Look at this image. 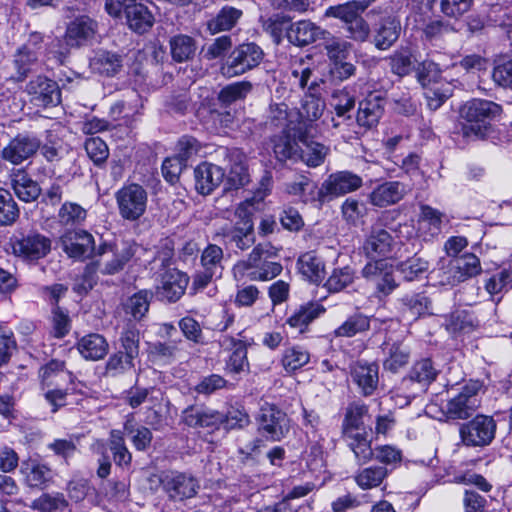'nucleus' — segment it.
Returning a JSON list of instances; mask_svg holds the SVG:
<instances>
[{"label": "nucleus", "mask_w": 512, "mask_h": 512, "mask_svg": "<svg viewBox=\"0 0 512 512\" xmlns=\"http://www.w3.org/2000/svg\"><path fill=\"white\" fill-rule=\"evenodd\" d=\"M171 56L176 62H184L192 59L196 51V41L188 36L179 34L169 41Z\"/></svg>", "instance_id": "nucleus-45"}, {"label": "nucleus", "mask_w": 512, "mask_h": 512, "mask_svg": "<svg viewBox=\"0 0 512 512\" xmlns=\"http://www.w3.org/2000/svg\"><path fill=\"white\" fill-rule=\"evenodd\" d=\"M325 101L313 94L305 95L302 99L299 115L307 121L318 120L325 110Z\"/></svg>", "instance_id": "nucleus-59"}, {"label": "nucleus", "mask_w": 512, "mask_h": 512, "mask_svg": "<svg viewBox=\"0 0 512 512\" xmlns=\"http://www.w3.org/2000/svg\"><path fill=\"white\" fill-rule=\"evenodd\" d=\"M417 78L422 87L448 82L442 78V70L440 66L430 60L423 61L417 71Z\"/></svg>", "instance_id": "nucleus-60"}, {"label": "nucleus", "mask_w": 512, "mask_h": 512, "mask_svg": "<svg viewBox=\"0 0 512 512\" xmlns=\"http://www.w3.org/2000/svg\"><path fill=\"white\" fill-rule=\"evenodd\" d=\"M407 192L408 187L403 182L386 181L377 185L369 194L368 199L371 205L383 208L400 202Z\"/></svg>", "instance_id": "nucleus-22"}, {"label": "nucleus", "mask_w": 512, "mask_h": 512, "mask_svg": "<svg viewBox=\"0 0 512 512\" xmlns=\"http://www.w3.org/2000/svg\"><path fill=\"white\" fill-rule=\"evenodd\" d=\"M326 311L325 307L318 302H308L300 305L286 320L290 328L304 333L308 326Z\"/></svg>", "instance_id": "nucleus-29"}, {"label": "nucleus", "mask_w": 512, "mask_h": 512, "mask_svg": "<svg viewBox=\"0 0 512 512\" xmlns=\"http://www.w3.org/2000/svg\"><path fill=\"white\" fill-rule=\"evenodd\" d=\"M370 329V317L363 313H355L349 316L339 327L334 330L335 337H354Z\"/></svg>", "instance_id": "nucleus-44"}, {"label": "nucleus", "mask_w": 512, "mask_h": 512, "mask_svg": "<svg viewBox=\"0 0 512 512\" xmlns=\"http://www.w3.org/2000/svg\"><path fill=\"white\" fill-rule=\"evenodd\" d=\"M393 245L394 240L391 234L381 227L374 226L367 235L362 250L368 258L376 261L389 256L392 253Z\"/></svg>", "instance_id": "nucleus-19"}, {"label": "nucleus", "mask_w": 512, "mask_h": 512, "mask_svg": "<svg viewBox=\"0 0 512 512\" xmlns=\"http://www.w3.org/2000/svg\"><path fill=\"white\" fill-rule=\"evenodd\" d=\"M119 215L129 222H136L144 216L148 205V193L143 186L131 183L115 193Z\"/></svg>", "instance_id": "nucleus-8"}, {"label": "nucleus", "mask_w": 512, "mask_h": 512, "mask_svg": "<svg viewBox=\"0 0 512 512\" xmlns=\"http://www.w3.org/2000/svg\"><path fill=\"white\" fill-rule=\"evenodd\" d=\"M484 384L480 380H469L446 403L445 413L449 419H468L481 405L480 393Z\"/></svg>", "instance_id": "nucleus-6"}, {"label": "nucleus", "mask_w": 512, "mask_h": 512, "mask_svg": "<svg viewBox=\"0 0 512 512\" xmlns=\"http://www.w3.org/2000/svg\"><path fill=\"white\" fill-rule=\"evenodd\" d=\"M241 16L242 11L240 9L224 6L214 17L207 21V30L212 35L229 31L236 25Z\"/></svg>", "instance_id": "nucleus-41"}, {"label": "nucleus", "mask_w": 512, "mask_h": 512, "mask_svg": "<svg viewBox=\"0 0 512 512\" xmlns=\"http://www.w3.org/2000/svg\"><path fill=\"white\" fill-rule=\"evenodd\" d=\"M512 287V269H502L493 274L485 283V289L494 297Z\"/></svg>", "instance_id": "nucleus-64"}, {"label": "nucleus", "mask_w": 512, "mask_h": 512, "mask_svg": "<svg viewBox=\"0 0 512 512\" xmlns=\"http://www.w3.org/2000/svg\"><path fill=\"white\" fill-rule=\"evenodd\" d=\"M79 354L88 361L103 359L109 352L107 339L99 333H89L76 342Z\"/></svg>", "instance_id": "nucleus-28"}, {"label": "nucleus", "mask_w": 512, "mask_h": 512, "mask_svg": "<svg viewBox=\"0 0 512 512\" xmlns=\"http://www.w3.org/2000/svg\"><path fill=\"white\" fill-rule=\"evenodd\" d=\"M446 329L452 333L469 332L479 326V321L466 310H456L446 318Z\"/></svg>", "instance_id": "nucleus-50"}, {"label": "nucleus", "mask_w": 512, "mask_h": 512, "mask_svg": "<svg viewBox=\"0 0 512 512\" xmlns=\"http://www.w3.org/2000/svg\"><path fill=\"white\" fill-rule=\"evenodd\" d=\"M355 97L346 89L336 90L332 94V106L336 117L342 121L332 118L333 127L337 128L341 123L352 120V111L355 107Z\"/></svg>", "instance_id": "nucleus-39"}, {"label": "nucleus", "mask_w": 512, "mask_h": 512, "mask_svg": "<svg viewBox=\"0 0 512 512\" xmlns=\"http://www.w3.org/2000/svg\"><path fill=\"white\" fill-rule=\"evenodd\" d=\"M368 412L369 406L360 399L348 403L341 425L342 434L362 431L363 418L368 415Z\"/></svg>", "instance_id": "nucleus-34"}, {"label": "nucleus", "mask_w": 512, "mask_h": 512, "mask_svg": "<svg viewBox=\"0 0 512 512\" xmlns=\"http://www.w3.org/2000/svg\"><path fill=\"white\" fill-rule=\"evenodd\" d=\"M400 32L401 25L396 17L383 16L371 28V42L378 50H388L397 42Z\"/></svg>", "instance_id": "nucleus-16"}, {"label": "nucleus", "mask_w": 512, "mask_h": 512, "mask_svg": "<svg viewBox=\"0 0 512 512\" xmlns=\"http://www.w3.org/2000/svg\"><path fill=\"white\" fill-rule=\"evenodd\" d=\"M226 155H229L238 161L231 166L229 171L227 182L230 189H239L247 185L250 181L247 168L241 161L242 154L237 150H226Z\"/></svg>", "instance_id": "nucleus-54"}, {"label": "nucleus", "mask_w": 512, "mask_h": 512, "mask_svg": "<svg viewBox=\"0 0 512 512\" xmlns=\"http://www.w3.org/2000/svg\"><path fill=\"white\" fill-rule=\"evenodd\" d=\"M300 143L299 161H302L309 167H318L324 162L329 152L327 146L309 139L304 134L300 138Z\"/></svg>", "instance_id": "nucleus-36"}, {"label": "nucleus", "mask_w": 512, "mask_h": 512, "mask_svg": "<svg viewBox=\"0 0 512 512\" xmlns=\"http://www.w3.org/2000/svg\"><path fill=\"white\" fill-rule=\"evenodd\" d=\"M85 151L89 159L98 167H102L109 157L107 144L99 137H91L85 141Z\"/></svg>", "instance_id": "nucleus-62"}, {"label": "nucleus", "mask_w": 512, "mask_h": 512, "mask_svg": "<svg viewBox=\"0 0 512 512\" xmlns=\"http://www.w3.org/2000/svg\"><path fill=\"white\" fill-rule=\"evenodd\" d=\"M310 360L309 352L301 346H291L285 349L282 356V365L287 372H294Z\"/></svg>", "instance_id": "nucleus-55"}, {"label": "nucleus", "mask_w": 512, "mask_h": 512, "mask_svg": "<svg viewBox=\"0 0 512 512\" xmlns=\"http://www.w3.org/2000/svg\"><path fill=\"white\" fill-rule=\"evenodd\" d=\"M451 284L464 282L482 271L480 259L473 253H464L450 261Z\"/></svg>", "instance_id": "nucleus-26"}, {"label": "nucleus", "mask_w": 512, "mask_h": 512, "mask_svg": "<svg viewBox=\"0 0 512 512\" xmlns=\"http://www.w3.org/2000/svg\"><path fill=\"white\" fill-rule=\"evenodd\" d=\"M297 265L301 275L312 283H319L325 277L324 262L314 251L302 254Z\"/></svg>", "instance_id": "nucleus-37"}, {"label": "nucleus", "mask_w": 512, "mask_h": 512, "mask_svg": "<svg viewBox=\"0 0 512 512\" xmlns=\"http://www.w3.org/2000/svg\"><path fill=\"white\" fill-rule=\"evenodd\" d=\"M253 84L250 81H238L223 87L219 94L218 100L228 106L236 101L243 100L252 91Z\"/></svg>", "instance_id": "nucleus-52"}, {"label": "nucleus", "mask_w": 512, "mask_h": 512, "mask_svg": "<svg viewBox=\"0 0 512 512\" xmlns=\"http://www.w3.org/2000/svg\"><path fill=\"white\" fill-rule=\"evenodd\" d=\"M439 374V370L435 367L430 358H423L416 361L409 370L403 383L407 381L418 383L422 390H426L433 383Z\"/></svg>", "instance_id": "nucleus-33"}, {"label": "nucleus", "mask_w": 512, "mask_h": 512, "mask_svg": "<svg viewBox=\"0 0 512 512\" xmlns=\"http://www.w3.org/2000/svg\"><path fill=\"white\" fill-rule=\"evenodd\" d=\"M256 420L258 432L269 441H281L290 431L288 415L275 404L263 403Z\"/></svg>", "instance_id": "nucleus-9"}, {"label": "nucleus", "mask_w": 512, "mask_h": 512, "mask_svg": "<svg viewBox=\"0 0 512 512\" xmlns=\"http://www.w3.org/2000/svg\"><path fill=\"white\" fill-rule=\"evenodd\" d=\"M60 243L66 255L75 261L95 260L98 255L94 236L84 229L67 230L60 237Z\"/></svg>", "instance_id": "nucleus-10"}, {"label": "nucleus", "mask_w": 512, "mask_h": 512, "mask_svg": "<svg viewBox=\"0 0 512 512\" xmlns=\"http://www.w3.org/2000/svg\"><path fill=\"white\" fill-rule=\"evenodd\" d=\"M385 99L378 94H369L360 101L356 122L365 130L375 127L384 114Z\"/></svg>", "instance_id": "nucleus-23"}, {"label": "nucleus", "mask_w": 512, "mask_h": 512, "mask_svg": "<svg viewBox=\"0 0 512 512\" xmlns=\"http://www.w3.org/2000/svg\"><path fill=\"white\" fill-rule=\"evenodd\" d=\"M152 298L153 293L151 291L140 290L128 297L122 303V308L126 315H130L135 321H140L148 312Z\"/></svg>", "instance_id": "nucleus-40"}, {"label": "nucleus", "mask_w": 512, "mask_h": 512, "mask_svg": "<svg viewBox=\"0 0 512 512\" xmlns=\"http://www.w3.org/2000/svg\"><path fill=\"white\" fill-rule=\"evenodd\" d=\"M98 272L99 267L94 260L88 263L84 267L82 274L75 279L73 291L80 295L87 294L96 285Z\"/></svg>", "instance_id": "nucleus-58"}, {"label": "nucleus", "mask_w": 512, "mask_h": 512, "mask_svg": "<svg viewBox=\"0 0 512 512\" xmlns=\"http://www.w3.org/2000/svg\"><path fill=\"white\" fill-rule=\"evenodd\" d=\"M188 283L189 276L186 273L175 268L167 269L161 275L157 294L169 303L177 302L184 295Z\"/></svg>", "instance_id": "nucleus-17"}, {"label": "nucleus", "mask_w": 512, "mask_h": 512, "mask_svg": "<svg viewBox=\"0 0 512 512\" xmlns=\"http://www.w3.org/2000/svg\"><path fill=\"white\" fill-rule=\"evenodd\" d=\"M394 75L404 77L412 71L413 55L408 47H400L386 58Z\"/></svg>", "instance_id": "nucleus-49"}, {"label": "nucleus", "mask_w": 512, "mask_h": 512, "mask_svg": "<svg viewBox=\"0 0 512 512\" xmlns=\"http://www.w3.org/2000/svg\"><path fill=\"white\" fill-rule=\"evenodd\" d=\"M32 155V141L28 137H16L2 150L3 159L19 164Z\"/></svg>", "instance_id": "nucleus-47"}, {"label": "nucleus", "mask_w": 512, "mask_h": 512, "mask_svg": "<svg viewBox=\"0 0 512 512\" xmlns=\"http://www.w3.org/2000/svg\"><path fill=\"white\" fill-rule=\"evenodd\" d=\"M400 309L404 315L417 319L428 313L430 299L424 293L405 294L399 299Z\"/></svg>", "instance_id": "nucleus-42"}, {"label": "nucleus", "mask_w": 512, "mask_h": 512, "mask_svg": "<svg viewBox=\"0 0 512 512\" xmlns=\"http://www.w3.org/2000/svg\"><path fill=\"white\" fill-rule=\"evenodd\" d=\"M97 30V22L89 16L82 15L68 24L65 40L70 46H82L95 37Z\"/></svg>", "instance_id": "nucleus-24"}, {"label": "nucleus", "mask_w": 512, "mask_h": 512, "mask_svg": "<svg viewBox=\"0 0 512 512\" xmlns=\"http://www.w3.org/2000/svg\"><path fill=\"white\" fill-rule=\"evenodd\" d=\"M323 47L329 60L332 63L337 61L346 60L352 48V44L340 37L331 35L330 32L325 30V35L322 37Z\"/></svg>", "instance_id": "nucleus-46"}, {"label": "nucleus", "mask_w": 512, "mask_h": 512, "mask_svg": "<svg viewBox=\"0 0 512 512\" xmlns=\"http://www.w3.org/2000/svg\"><path fill=\"white\" fill-rule=\"evenodd\" d=\"M119 342V353L127 356V358H130L133 361L138 358L140 350V332L136 328L135 324L128 322L123 327Z\"/></svg>", "instance_id": "nucleus-43"}, {"label": "nucleus", "mask_w": 512, "mask_h": 512, "mask_svg": "<svg viewBox=\"0 0 512 512\" xmlns=\"http://www.w3.org/2000/svg\"><path fill=\"white\" fill-rule=\"evenodd\" d=\"M138 250V245L132 241H124L120 245L101 241L98 244V255L95 263L103 275H115L124 270Z\"/></svg>", "instance_id": "nucleus-4"}, {"label": "nucleus", "mask_w": 512, "mask_h": 512, "mask_svg": "<svg viewBox=\"0 0 512 512\" xmlns=\"http://www.w3.org/2000/svg\"><path fill=\"white\" fill-rule=\"evenodd\" d=\"M122 56L109 51H98L90 60V68L94 73L111 77L122 68Z\"/></svg>", "instance_id": "nucleus-35"}, {"label": "nucleus", "mask_w": 512, "mask_h": 512, "mask_svg": "<svg viewBox=\"0 0 512 512\" xmlns=\"http://www.w3.org/2000/svg\"><path fill=\"white\" fill-rule=\"evenodd\" d=\"M303 133L299 132L298 135L293 136L289 131L284 130L281 135L275 136L272 139L273 152L276 159L280 162H286L288 160L292 162L299 161L300 152V138Z\"/></svg>", "instance_id": "nucleus-27"}, {"label": "nucleus", "mask_w": 512, "mask_h": 512, "mask_svg": "<svg viewBox=\"0 0 512 512\" xmlns=\"http://www.w3.org/2000/svg\"><path fill=\"white\" fill-rule=\"evenodd\" d=\"M86 217L87 211L74 202H65L58 212L59 223L63 226L81 225Z\"/></svg>", "instance_id": "nucleus-56"}, {"label": "nucleus", "mask_w": 512, "mask_h": 512, "mask_svg": "<svg viewBox=\"0 0 512 512\" xmlns=\"http://www.w3.org/2000/svg\"><path fill=\"white\" fill-rule=\"evenodd\" d=\"M60 102L61 91L58 84L54 80L39 76L34 86V105L46 108Z\"/></svg>", "instance_id": "nucleus-32"}, {"label": "nucleus", "mask_w": 512, "mask_h": 512, "mask_svg": "<svg viewBox=\"0 0 512 512\" xmlns=\"http://www.w3.org/2000/svg\"><path fill=\"white\" fill-rule=\"evenodd\" d=\"M383 369L397 374L410 363L412 348L404 339L387 338L380 346Z\"/></svg>", "instance_id": "nucleus-13"}, {"label": "nucleus", "mask_w": 512, "mask_h": 512, "mask_svg": "<svg viewBox=\"0 0 512 512\" xmlns=\"http://www.w3.org/2000/svg\"><path fill=\"white\" fill-rule=\"evenodd\" d=\"M349 449L353 452L354 458L358 465L369 462L374 457V449L372 448V440L366 428L360 432L342 434Z\"/></svg>", "instance_id": "nucleus-31"}, {"label": "nucleus", "mask_w": 512, "mask_h": 512, "mask_svg": "<svg viewBox=\"0 0 512 512\" xmlns=\"http://www.w3.org/2000/svg\"><path fill=\"white\" fill-rule=\"evenodd\" d=\"M151 483H158L168 499L183 502L193 498L199 489V483L191 474L174 470L162 471L149 478Z\"/></svg>", "instance_id": "nucleus-5"}, {"label": "nucleus", "mask_w": 512, "mask_h": 512, "mask_svg": "<svg viewBox=\"0 0 512 512\" xmlns=\"http://www.w3.org/2000/svg\"><path fill=\"white\" fill-rule=\"evenodd\" d=\"M13 189L17 197L25 202L32 200V175L28 169H18L13 175Z\"/></svg>", "instance_id": "nucleus-63"}, {"label": "nucleus", "mask_w": 512, "mask_h": 512, "mask_svg": "<svg viewBox=\"0 0 512 512\" xmlns=\"http://www.w3.org/2000/svg\"><path fill=\"white\" fill-rule=\"evenodd\" d=\"M72 377V373L66 369L65 361L51 359L42 365L38 371V378L42 390L50 387H59L66 378Z\"/></svg>", "instance_id": "nucleus-30"}, {"label": "nucleus", "mask_w": 512, "mask_h": 512, "mask_svg": "<svg viewBox=\"0 0 512 512\" xmlns=\"http://www.w3.org/2000/svg\"><path fill=\"white\" fill-rule=\"evenodd\" d=\"M223 414L202 405H190L181 413V422L190 428H216L222 424Z\"/></svg>", "instance_id": "nucleus-20"}, {"label": "nucleus", "mask_w": 512, "mask_h": 512, "mask_svg": "<svg viewBox=\"0 0 512 512\" xmlns=\"http://www.w3.org/2000/svg\"><path fill=\"white\" fill-rule=\"evenodd\" d=\"M224 177L222 167L202 162L194 169L195 189L201 195H210L223 182Z\"/></svg>", "instance_id": "nucleus-21"}, {"label": "nucleus", "mask_w": 512, "mask_h": 512, "mask_svg": "<svg viewBox=\"0 0 512 512\" xmlns=\"http://www.w3.org/2000/svg\"><path fill=\"white\" fill-rule=\"evenodd\" d=\"M397 269L406 281H413L429 269V262L415 255L400 262L397 265Z\"/></svg>", "instance_id": "nucleus-61"}, {"label": "nucleus", "mask_w": 512, "mask_h": 512, "mask_svg": "<svg viewBox=\"0 0 512 512\" xmlns=\"http://www.w3.org/2000/svg\"><path fill=\"white\" fill-rule=\"evenodd\" d=\"M462 442L470 447L489 445L495 438L496 422L491 416L477 415L459 429Z\"/></svg>", "instance_id": "nucleus-12"}, {"label": "nucleus", "mask_w": 512, "mask_h": 512, "mask_svg": "<svg viewBox=\"0 0 512 512\" xmlns=\"http://www.w3.org/2000/svg\"><path fill=\"white\" fill-rule=\"evenodd\" d=\"M362 275L375 284L377 290L384 295L390 294L397 286L392 266L384 259L369 262L362 270Z\"/></svg>", "instance_id": "nucleus-18"}, {"label": "nucleus", "mask_w": 512, "mask_h": 512, "mask_svg": "<svg viewBox=\"0 0 512 512\" xmlns=\"http://www.w3.org/2000/svg\"><path fill=\"white\" fill-rule=\"evenodd\" d=\"M223 249L216 244H209L201 253V269L222 276L224 270Z\"/></svg>", "instance_id": "nucleus-48"}, {"label": "nucleus", "mask_w": 512, "mask_h": 512, "mask_svg": "<svg viewBox=\"0 0 512 512\" xmlns=\"http://www.w3.org/2000/svg\"><path fill=\"white\" fill-rule=\"evenodd\" d=\"M265 53L254 42H246L236 46L223 64L222 73L228 77L239 76L258 67Z\"/></svg>", "instance_id": "nucleus-7"}, {"label": "nucleus", "mask_w": 512, "mask_h": 512, "mask_svg": "<svg viewBox=\"0 0 512 512\" xmlns=\"http://www.w3.org/2000/svg\"><path fill=\"white\" fill-rule=\"evenodd\" d=\"M388 470L383 466H371L361 470L355 481L362 489H371L379 486L387 477Z\"/></svg>", "instance_id": "nucleus-57"}, {"label": "nucleus", "mask_w": 512, "mask_h": 512, "mask_svg": "<svg viewBox=\"0 0 512 512\" xmlns=\"http://www.w3.org/2000/svg\"><path fill=\"white\" fill-rule=\"evenodd\" d=\"M427 106L430 110H437L453 94V85L451 82H441L427 87H423Z\"/></svg>", "instance_id": "nucleus-51"}, {"label": "nucleus", "mask_w": 512, "mask_h": 512, "mask_svg": "<svg viewBox=\"0 0 512 512\" xmlns=\"http://www.w3.org/2000/svg\"><path fill=\"white\" fill-rule=\"evenodd\" d=\"M92 449L98 455L96 474L100 479H106L112 468L107 449L112 453L113 461L118 467L128 468L132 463V454L120 430H111L107 446L102 442H97Z\"/></svg>", "instance_id": "nucleus-2"}, {"label": "nucleus", "mask_w": 512, "mask_h": 512, "mask_svg": "<svg viewBox=\"0 0 512 512\" xmlns=\"http://www.w3.org/2000/svg\"><path fill=\"white\" fill-rule=\"evenodd\" d=\"M219 343L223 349L231 350V353L225 360L224 370L226 373L240 374L249 372V361L247 358V349L251 345L249 340L223 336Z\"/></svg>", "instance_id": "nucleus-14"}, {"label": "nucleus", "mask_w": 512, "mask_h": 512, "mask_svg": "<svg viewBox=\"0 0 512 512\" xmlns=\"http://www.w3.org/2000/svg\"><path fill=\"white\" fill-rule=\"evenodd\" d=\"M323 35H325V30L309 20L290 23L286 28L288 41L299 47L307 46L318 39H322Z\"/></svg>", "instance_id": "nucleus-25"}, {"label": "nucleus", "mask_w": 512, "mask_h": 512, "mask_svg": "<svg viewBox=\"0 0 512 512\" xmlns=\"http://www.w3.org/2000/svg\"><path fill=\"white\" fill-rule=\"evenodd\" d=\"M128 27L138 34L149 31L154 24V16L149 9L135 0L125 16Z\"/></svg>", "instance_id": "nucleus-38"}, {"label": "nucleus", "mask_w": 512, "mask_h": 512, "mask_svg": "<svg viewBox=\"0 0 512 512\" xmlns=\"http://www.w3.org/2000/svg\"><path fill=\"white\" fill-rule=\"evenodd\" d=\"M366 5L361 1H349L344 4L331 6L326 10L325 15L341 20L345 26L356 16L364 12Z\"/></svg>", "instance_id": "nucleus-53"}, {"label": "nucleus", "mask_w": 512, "mask_h": 512, "mask_svg": "<svg viewBox=\"0 0 512 512\" xmlns=\"http://www.w3.org/2000/svg\"><path fill=\"white\" fill-rule=\"evenodd\" d=\"M363 184L362 178L348 170L330 174L321 184L317 198L324 203L358 190Z\"/></svg>", "instance_id": "nucleus-11"}, {"label": "nucleus", "mask_w": 512, "mask_h": 512, "mask_svg": "<svg viewBox=\"0 0 512 512\" xmlns=\"http://www.w3.org/2000/svg\"><path fill=\"white\" fill-rule=\"evenodd\" d=\"M236 221L220 227L216 235L223 238L226 245H233L240 250L249 249L255 242L254 224L250 205L241 203L234 212Z\"/></svg>", "instance_id": "nucleus-3"}, {"label": "nucleus", "mask_w": 512, "mask_h": 512, "mask_svg": "<svg viewBox=\"0 0 512 512\" xmlns=\"http://www.w3.org/2000/svg\"><path fill=\"white\" fill-rule=\"evenodd\" d=\"M350 376L359 393L370 397L379 386V365L376 362L357 361L350 367Z\"/></svg>", "instance_id": "nucleus-15"}, {"label": "nucleus", "mask_w": 512, "mask_h": 512, "mask_svg": "<svg viewBox=\"0 0 512 512\" xmlns=\"http://www.w3.org/2000/svg\"><path fill=\"white\" fill-rule=\"evenodd\" d=\"M502 107L490 100L472 99L460 108L462 137L468 141L487 140L495 132L492 121L500 116Z\"/></svg>", "instance_id": "nucleus-1"}]
</instances>
